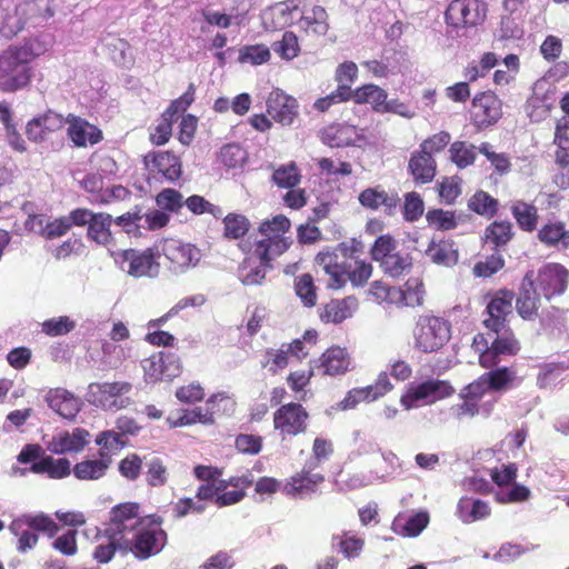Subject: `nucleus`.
Here are the masks:
<instances>
[{
    "label": "nucleus",
    "mask_w": 569,
    "mask_h": 569,
    "mask_svg": "<svg viewBox=\"0 0 569 569\" xmlns=\"http://www.w3.org/2000/svg\"><path fill=\"white\" fill-rule=\"evenodd\" d=\"M139 510V505L134 502L113 507L110 512L111 530L121 551L148 559L163 549L167 533L158 528L160 522L154 516L141 517Z\"/></svg>",
    "instance_id": "obj_1"
},
{
    "label": "nucleus",
    "mask_w": 569,
    "mask_h": 569,
    "mask_svg": "<svg viewBox=\"0 0 569 569\" xmlns=\"http://www.w3.org/2000/svg\"><path fill=\"white\" fill-rule=\"evenodd\" d=\"M413 348L423 353L440 350L451 338L450 323L439 317L420 316L412 330Z\"/></svg>",
    "instance_id": "obj_2"
},
{
    "label": "nucleus",
    "mask_w": 569,
    "mask_h": 569,
    "mask_svg": "<svg viewBox=\"0 0 569 569\" xmlns=\"http://www.w3.org/2000/svg\"><path fill=\"white\" fill-rule=\"evenodd\" d=\"M289 229L290 220L282 214L262 222L259 227L261 238L256 242L254 254L264 260L281 256L291 244V241L284 237Z\"/></svg>",
    "instance_id": "obj_3"
},
{
    "label": "nucleus",
    "mask_w": 569,
    "mask_h": 569,
    "mask_svg": "<svg viewBox=\"0 0 569 569\" xmlns=\"http://www.w3.org/2000/svg\"><path fill=\"white\" fill-rule=\"evenodd\" d=\"M53 16V0H27L16 7L13 14L6 17L2 30L7 36L16 34L27 26H40Z\"/></svg>",
    "instance_id": "obj_4"
},
{
    "label": "nucleus",
    "mask_w": 569,
    "mask_h": 569,
    "mask_svg": "<svg viewBox=\"0 0 569 569\" xmlns=\"http://www.w3.org/2000/svg\"><path fill=\"white\" fill-rule=\"evenodd\" d=\"M28 49H9L0 57V89L2 91H16L24 87L29 80V69L27 63L30 61Z\"/></svg>",
    "instance_id": "obj_5"
},
{
    "label": "nucleus",
    "mask_w": 569,
    "mask_h": 569,
    "mask_svg": "<svg viewBox=\"0 0 569 569\" xmlns=\"http://www.w3.org/2000/svg\"><path fill=\"white\" fill-rule=\"evenodd\" d=\"M132 390V385L127 381L90 383L87 393V400L104 410L118 411L132 403L128 395Z\"/></svg>",
    "instance_id": "obj_6"
},
{
    "label": "nucleus",
    "mask_w": 569,
    "mask_h": 569,
    "mask_svg": "<svg viewBox=\"0 0 569 569\" xmlns=\"http://www.w3.org/2000/svg\"><path fill=\"white\" fill-rule=\"evenodd\" d=\"M112 256L120 269L129 276L154 278L159 274L160 264L156 261L152 249H127L113 252Z\"/></svg>",
    "instance_id": "obj_7"
},
{
    "label": "nucleus",
    "mask_w": 569,
    "mask_h": 569,
    "mask_svg": "<svg viewBox=\"0 0 569 569\" xmlns=\"http://www.w3.org/2000/svg\"><path fill=\"white\" fill-rule=\"evenodd\" d=\"M455 389L443 380L430 379L416 386H410L400 402L406 409L418 407L419 405H430L437 400L447 398L453 393Z\"/></svg>",
    "instance_id": "obj_8"
},
{
    "label": "nucleus",
    "mask_w": 569,
    "mask_h": 569,
    "mask_svg": "<svg viewBox=\"0 0 569 569\" xmlns=\"http://www.w3.org/2000/svg\"><path fill=\"white\" fill-rule=\"evenodd\" d=\"M161 252L170 263L169 269L177 274L196 267L201 259L199 249L176 239L164 240L161 246Z\"/></svg>",
    "instance_id": "obj_9"
},
{
    "label": "nucleus",
    "mask_w": 569,
    "mask_h": 569,
    "mask_svg": "<svg viewBox=\"0 0 569 569\" xmlns=\"http://www.w3.org/2000/svg\"><path fill=\"white\" fill-rule=\"evenodd\" d=\"M486 11L480 0H452L446 10V21L452 27H476L485 20Z\"/></svg>",
    "instance_id": "obj_10"
},
{
    "label": "nucleus",
    "mask_w": 569,
    "mask_h": 569,
    "mask_svg": "<svg viewBox=\"0 0 569 569\" xmlns=\"http://www.w3.org/2000/svg\"><path fill=\"white\" fill-rule=\"evenodd\" d=\"M308 418V412L300 403L290 402L274 412V429L280 431L282 437L297 436L306 431Z\"/></svg>",
    "instance_id": "obj_11"
},
{
    "label": "nucleus",
    "mask_w": 569,
    "mask_h": 569,
    "mask_svg": "<svg viewBox=\"0 0 569 569\" xmlns=\"http://www.w3.org/2000/svg\"><path fill=\"white\" fill-rule=\"evenodd\" d=\"M147 381L171 380L181 372L179 358L171 352H157L142 361Z\"/></svg>",
    "instance_id": "obj_12"
},
{
    "label": "nucleus",
    "mask_w": 569,
    "mask_h": 569,
    "mask_svg": "<svg viewBox=\"0 0 569 569\" xmlns=\"http://www.w3.org/2000/svg\"><path fill=\"white\" fill-rule=\"evenodd\" d=\"M267 112L276 122L291 126L299 116V104L293 97L274 89L267 99Z\"/></svg>",
    "instance_id": "obj_13"
},
{
    "label": "nucleus",
    "mask_w": 569,
    "mask_h": 569,
    "mask_svg": "<svg viewBox=\"0 0 569 569\" xmlns=\"http://www.w3.org/2000/svg\"><path fill=\"white\" fill-rule=\"evenodd\" d=\"M338 251L345 258L347 257L348 248L341 246L337 251H322L316 257L317 264L330 277L328 287L331 289H340L347 282V261H339Z\"/></svg>",
    "instance_id": "obj_14"
},
{
    "label": "nucleus",
    "mask_w": 569,
    "mask_h": 569,
    "mask_svg": "<svg viewBox=\"0 0 569 569\" xmlns=\"http://www.w3.org/2000/svg\"><path fill=\"white\" fill-rule=\"evenodd\" d=\"M501 113V101L493 93L482 92L473 98L471 117L478 128L496 123Z\"/></svg>",
    "instance_id": "obj_15"
},
{
    "label": "nucleus",
    "mask_w": 569,
    "mask_h": 569,
    "mask_svg": "<svg viewBox=\"0 0 569 569\" xmlns=\"http://www.w3.org/2000/svg\"><path fill=\"white\" fill-rule=\"evenodd\" d=\"M538 286L543 296L549 299L553 295L562 293L568 283V271L558 263H549L543 266L538 276H535Z\"/></svg>",
    "instance_id": "obj_16"
},
{
    "label": "nucleus",
    "mask_w": 569,
    "mask_h": 569,
    "mask_svg": "<svg viewBox=\"0 0 569 569\" xmlns=\"http://www.w3.org/2000/svg\"><path fill=\"white\" fill-rule=\"evenodd\" d=\"M89 438V431L82 428H74L71 432L61 431L47 442V449L56 455L80 452L88 445Z\"/></svg>",
    "instance_id": "obj_17"
},
{
    "label": "nucleus",
    "mask_w": 569,
    "mask_h": 569,
    "mask_svg": "<svg viewBox=\"0 0 569 569\" xmlns=\"http://www.w3.org/2000/svg\"><path fill=\"white\" fill-rule=\"evenodd\" d=\"M64 124L66 118L49 110L27 123L26 134L33 142H42L48 139L49 134L61 130Z\"/></svg>",
    "instance_id": "obj_18"
},
{
    "label": "nucleus",
    "mask_w": 569,
    "mask_h": 569,
    "mask_svg": "<svg viewBox=\"0 0 569 569\" xmlns=\"http://www.w3.org/2000/svg\"><path fill=\"white\" fill-rule=\"evenodd\" d=\"M143 161L151 172L161 174L167 181L173 182L181 176V161L169 151L149 152Z\"/></svg>",
    "instance_id": "obj_19"
},
{
    "label": "nucleus",
    "mask_w": 569,
    "mask_h": 569,
    "mask_svg": "<svg viewBox=\"0 0 569 569\" xmlns=\"http://www.w3.org/2000/svg\"><path fill=\"white\" fill-rule=\"evenodd\" d=\"M68 127V137L76 147L84 148L93 146L102 140V132L96 126L89 123L86 119L69 114L66 118Z\"/></svg>",
    "instance_id": "obj_20"
},
{
    "label": "nucleus",
    "mask_w": 569,
    "mask_h": 569,
    "mask_svg": "<svg viewBox=\"0 0 569 569\" xmlns=\"http://www.w3.org/2000/svg\"><path fill=\"white\" fill-rule=\"evenodd\" d=\"M226 402V407L229 405L233 407V402L224 393H217L209 398L207 401V409L194 408L192 410H186L183 415L174 422V426H187L196 422L203 425H211L214 422L213 415L219 411V403Z\"/></svg>",
    "instance_id": "obj_21"
},
{
    "label": "nucleus",
    "mask_w": 569,
    "mask_h": 569,
    "mask_svg": "<svg viewBox=\"0 0 569 569\" xmlns=\"http://www.w3.org/2000/svg\"><path fill=\"white\" fill-rule=\"evenodd\" d=\"M311 470L305 466L300 472L292 476L284 485L286 495L305 499L316 492L317 487L323 482L325 478L320 473H312Z\"/></svg>",
    "instance_id": "obj_22"
},
{
    "label": "nucleus",
    "mask_w": 569,
    "mask_h": 569,
    "mask_svg": "<svg viewBox=\"0 0 569 569\" xmlns=\"http://www.w3.org/2000/svg\"><path fill=\"white\" fill-rule=\"evenodd\" d=\"M513 293L511 291H500L487 307L488 318L483 320L485 326L498 333L503 330L505 318L511 312Z\"/></svg>",
    "instance_id": "obj_23"
},
{
    "label": "nucleus",
    "mask_w": 569,
    "mask_h": 569,
    "mask_svg": "<svg viewBox=\"0 0 569 569\" xmlns=\"http://www.w3.org/2000/svg\"><path fill=\"white\" fill-rule=\"evenodd\" d=\"M299 8L298 0H286L268 8L262 13V21L267 29H282L295 20V12Z\"/></svg>",
    "instance_id": "obj_24"
},
{
    "label": "nucleus",
    "mask_w": 569,
    "mask_h": 569,
    "mask_svg": "<svg viewBox=\"0 0 569 569\" xmlns=\"http://www.w3.org/2000/svg\"><path fill=\"white\" fill-rule=\"evenodd\" d=\"M533 283L535 272L529 271L522 280L519 297L516 301L517 311L523 319H532L537 315L539 308L540 297L537 293Z\"/></svg>",
    "instance_id": "obj_25"
},
{
    "label": "nucleus",
    "mask_w": 569,
    "mask_h": 569,
    "mask_svg": "<svg viewBox=\"0 0 569 569\" xmlns=\"http://www.w3.org/2000/svg\"><path fill=\"white\" fill-rule=\"evenodd\" d=\"M328 13L321 6L303 8L297 22L299 29L307 34L325 36L329 30Z\"/></svg>",
    "instance_id": "obj_26"
},
{
    "label": "nucleus",
    "mask_w": 569,
    "mask_h": 569,
    "mask_svg": "<svg viewBox=\"0 0 569 569\" xmlns=\"http://www.w3.org/2000/svg\"><path fill=\"white\" fill-rule=\"evenodd\" d=\"M49 407L66 419H72L81 408V401L68 390L57 388L46 396Z\"/></svg>",
    "instance_id": "obj_27"
},
{
    "label": "nucleus",
    "mask_w": 569,
    "mask_h": 569,
    "mask_svg": "<svg viewBox=\"0 0 569 569\" xmlns=\"http://www.w3.org/2000/svg\"><path fill=\"white\" fill-rule=\"evenodd\" d=\"M112 462L110 453L100 450L99 459H86L73 467V475L79 480H98L102 478Z\"/></svg>",
    "instance_id": "obj_28"
},
{
    "label": "nucleus",
    "mask_w": 569,
    "mask_h": 569,
    "mask_svg": "<svg viewBox=\"0 0 569 569\" xmlns=\"http://www.w3.org/2000/svg\"><path fill=\"white\" fill-rule=\"evenodd\" d=\"M317 363V368L321 369L323 375L337 376L349 370L350 359L346 349L332 347L322 353Z\"/></svg>",
    "instance_id": "obj_29"
},
{
    "label": "nucleus",
    "mask_w": 569,
    "mask_h": 569,
    "mask_svg": "<svg viewBox=\"0 0 569 569\" xmlns=\"http://www.w3.org/2000/svg\"><path fill=\"white\" fill-rule=\"evenodd\" d=\"M359 202L361 206L377 210L383 207L387 214L391 216L395 213L400 199L396 193L389 194L379 188H367L359 194Z\"/></svg>",
    "instance_id": "obj_30"
},
{
    "label": "nucleus",
    "mask_w": 569,
    "mask_h": 569,
    "mask_svg": "<svg viewBox=\"0 0 569 569\" xmlns=\"http://www.w3.org/2000/svg\"><path fill=\"white\" fill-rule=\"evenodd\" d=\"M358 307L355 297H347L341 300H331L320 310V319L325 323H341L350 318Z\"/></svg>",
    "instance_id": "obj_31"
},
{
    "label": "nucleus",
    "mask_w": 569,
    "mask_h": 569,
    "mask_svg": "<svg viewBox=\"0 0 569 569\" xmlns=\"http://www.w3.org/2000/svg\"><path fill=\"white\" fill-rule=\"evenodd\" d=\"M272 260L257 257L253 250L252 254L240 267L239 277L242 283L247 286L260 284L266 278L267 269L271 268L270 262Z\"/></svg>",
    "instance_id": "obj_32"
},
{
    "label": "nucleus",
    "mask_w": 569,
    "mask_h": 569,
    "mask_svg": "<svg viewBox=\"0 0 569 569\" xmlns=\"http://www.w3.org/2000/svg\"><path fill=\"white\" fill-rule=\"evenodd\" d=\"M436 161L428 152L419 150L411 154L409 170L417 182H430L436 176Z\"/></svg>",
    "instance_id": "obj_33"
},
{
    "label": "nucleus",
    "mask_w": 569,
    "mask_h": 569,
    "mask_svg": "<svg viewBox=\"0 0 569 569\" xmlns=\"http://www.w3.org/2000/svg\"><path fill=\"white\" fill-rule=\"evenodd\" d=\"M457 515L462 522L471 523L489 517L490 507L480 499L462 497L458 502Z\"/></svg>",
    "instance_id": "obj_34"
},
{
    "label": "nucleus",
    "mask_w": 569,
    "mask_h": 569,
    "mask_svg": "<svg viewBox=\"0 0 569 569\" xmlns=\"http://www.w3.org/2000/svg\"><path fill=\"white\" fill-rule=\"evenodd\" d=\"M112 222L111 214L106 212L97 213L88 227V238L100 246L112 243L113 236L110 229Z\"/></svg>",
    "instance_id": "obj_35"
},
{
    "label": "nucleus",
    "mask_w": 569,
    "mask_h": 569,
    "mask_svg": "<svg viewBox=\"0 0 569 569\" xmlns=\"http://www.w3.org/2000/svg\"><path fill=\"white\" fill-rule=\"evenodd\" d=\"M387 92L376 84H365L352 91L351 98L356 103H370L376 112H383Z\"/></svg>",
    "instance_id": "obj_36"
},
{
    "label": "nucleus",
    "mask_w": 569,
    "mask_h": 569,
    "mask_svg": "<svg viewBox=\"0 0 569 569\" xmlns=\"http://www.w3.org/2000/svg\"><path fill=\"white\" fill-rule=\"evenodd\" d=\"M356 136L355 127L350 124H336L326 128L321 132V140L332 148H341L351 144Z\"/></svg>",
    "instance_id": "obj_37"
},
{
    "label": "nucleus",
    "mask_w": 569,
    "mask_h": 569,
    "mask_svg": "<svg viewBox=\"0 0 569 569\" xmlns=\"http://www.w3.org/2000/svg\"><path fill=\"white\" fill-rule=\"evenodd\" d=\"M31 470L34 473H48L50 478L61 479L70 475V461L66 458L53 459L48 456L33 462Z\"/></svg>",
    "instance_id": "obj_38"
},
{
    "label": "nucleus",
    "mask_w": 569,
    "mask_h": 569,
    "mask_svg": "<svg viewBox=\"0 0 569 569\" xmlns=\"http://www.w3.org/2000/svg\"><path fill=\"white\" fill-rule=\"evenodd\" d=\"M180 103L181 101H173L162 114L160 122L150 134V140L153 144L162 146L169 141L172 133V122L178 114V104Z\"/></svg>",
    "instance_id": "obj_39"
},
{
    "label": "nucleus",
    "mask_w": 569,
    "mask_h": 569,
    "mask_svg": "<svg viewBox=\"0 0 569 569\" xmlns=\"http://www.w3.org/2000/svg\"><path fill=\"white\" fill-rule=\"evenodd\" d=\"M511 212L522 230L532 231L536 229L538 211L533 204L521 200L515 201L511 206Z\"/></svg>",
    "instance_id": "obj_40"
},
{
    "label": "nucleus",
    "mask_w": 569,
    "mask_h": 569,
    "mask_svg": "<svg viewBox=\"0 0 569 569\" xmlns=\"http://www.w3.org/2000/svg\"><path fill=\"white\" fill-rule=\"evenodd\" d=\"M426 254L437 264L450 266L457 262L458 253L451 242L432 240L426 250Z\"/></svg>",
    "instance_id": "obj_41"
},
{
    "label": "nucleus",
    "mask_w": 569,
    "mask_h": 569,
    "mask_svg": "<svg viewBox=\"0 0 569 569\" xmlns=\"http://www.w3.org/2000/svg\"><path fill=\"white\" fill-rule=\"evenodd\" d=\"M450 159L460 169L475 163L477 157L476 146L467 141H455L449 149Z\"/></svg>",
    "instance_id": "obj_42"
},
{
    "label": "nucleus",
    "mask_w": 569,
    "mask_h": 569,
    "mask_svg": "<svg viewBox=\"0 0 569 569\" xmlns=\"http://www.w3.org/2000/svg\"><path fill=\"white\" fill-rule=\"evenodd\" d=\"M301 174L295 162L281 164L273 170L272 181L284 189H292L300 183Z\"/></svg>",
    "instance_id": "obj_43"
},
{
    "label": "nucleus",
    "mask_w": 569,
    "mask_h": 569,
    "mask_svg": "<svg viewBox=\"0 0 569 569\" xmlns=\"http://www.w3.org/2000/svg\"><path fill=\"white\" fill-rule=\"evenodd\" d=\"M422 282L417 278L409 279L403 289L398 290V302L407 307L421 306L423 301Z\"/></svg>",
    "instance_id": "obj_44"
},
{
    "label": "nucleus",
    "mask_w": 569,
    "mask_h": 569,
    "mask_svg": "<svg viewBox=\"0 0 569 569\" xmlns=\"http://www.w3.org/2000/svg\"><path fill=\"white\" fill-rule=\"evenodd\" d=\"M10 530L19 538L17 548L20 552L32 549L38 542V535L20 518L11 522Z\"/></svg>",
    "instance_id": "obj_45"
},
{
    "label": "nucleus",
    "mask_w": 569,
    "mask_h": 569,
    "mask_svg": "<svg viewBox=\"0 0 569 569\" xmlns=\"http://www.w3.org/2000/svg\"><path fill=\"white\" fill-rule=\"evenodd\" d=\"M296 295L306 307H313L317 302L316 287L311 274L303 273L295 279Z\"/></svg>",
    "instance_id": "obj_46"
},
{
    "label": "nucleus",
    "mask_w": 569,
    "mask_h": 569,
    "mask_svg": "<svg viewBox=\"0 0 569 569\" xmlns=\"http://www.w3.org/2000/svg\"><path fill=\"white\" fill-rule=\"evenodd\" d=\"M512 238V224L510 222H493L486 229V241L495 247L505 246Z\"/></svg>",
    "instance_id": "obj_47"
},
{
    "label": "nucleus",
    "mask_w": 569,
    "mask_h": 569,
    "mask_svg": "<svg viewBox=\"0 0 569 569\" xmlns=\"http://www.w3.org/2000/svg\"><path fill=\"white\" fill-rule=\"evenodd\" d=\"M538 238L546 244L561 243L563 248L569 246V236L565 232L561 223H549L543 226L539 232Z\"/></svg>",
    "instance_id": "obj_48"
},
{
    "label": "nucleus",
    "mask_w": 569,
    "mask_h": 569,
    "mask_svg": "<svg viewBox=\"0 0 569 569\" xmlns=\"http://www.w3.org/2000/svg\"><path fill=\"white\" fill-rule=\"evenodd\" d=\"M468 207L479 214L492 217L497 212L498 201L487 192L478 191L470 198Z\"/></svg>",
    "instance_id": "obj_49"
},
{
    "label": "nucleus",
    "mask_w": 569,
    "mask_h": 569,
    "mask_svg": "<svg viewBox=\"0 0 569 569\" xmlns=\"http://www.w3.org/2000/svg\"><path fill=\"white\" fill-rule=\"evenodd\" d=\"M372 266L362 260H355L353 264L347 262L346 279H349L355 287H362L371 277Z\"/></svg>",
    "instance_id": "obj_50"
},
{
    "label": "nucleus",
    "mask_w": 569,
    "mask_h": 569,
    "mask_svg": "<svg viewBox=\"0 0 569 569\" xmlns=\"http://www.w3.org/2000/svg\"><path fill=\"white\" fill-rule=\"evenodd\" d=\"M224 236L231 239L243 237L249 230V220L239 213H229L224 219Z\"/></svg>",
    "instance_id": "obj_51"
},
{
    "label": "nucleus",
    "mask_w": 569,
    "mask_h": 569,
    "mask_svg": "<svg viewBox=\"0 0 569 569\" xmlns=\"http://www.w3.org/2000/svg\"><path fill=\"white\" fill-rule=\"evenodd\" d=\"M491 347L500 357L513 356L520 349L519 342L516 340L515 336L505 329L497 333V337L491 342Z\"/></svg>",
    "instance_id": "obj_52"
},
{
    "label": "nucleus",
    "mask_w": 569,
    "mask_h": 569,
    "mask_svg": "<svg viewBox=\"0 0 569 569\" xmlns=\"http://www.w3.org/2000/svg\"><path fill=\"white\" fill-rule=\"evenodd\" d=\"M352 90L349 86H338L330 94L315 101L313 108L320 112L327 111L331 106L351 99Z\"/></svg>",
    "instance_id": "obj_53"
},
{
    "label": "nucleus",
    "mask_w": 569,
    "mask_h": 569,
    "mask_svg": "<svg viewBox=\"0 0 569 569\" xmlns=\"http://www.w3.org/2000/svg\"><path fill=\"white\" fill-rule=\"evenodd\" d=\"M169 473L167 467L159 458L147 462L146 481L151 487H162L167 483Z\"/></svg>",
    "instance_id": "obj_54"
},
{
    "label": "nucleus",
    "mask_w": 569,
    "mask_h": 569,
    "mask_svg": "<svg viewBox=\"0 0 569 569\" xmlns=\"http://www.w3.org/2000/svg\"><path fill=\"white\" fill-rule=\"evenodd\" d=\"M272 49L281 58L291 60L299 52L298 38L293 32H284L282 39L272 44Z\"/></svg>",
    "instance_id": "obj_55"
},
{
    "label": "nucleus",
    "mask_w": 569,
    "mask_h": 569,
    "mask_svg": "<svg viewBox=\"0 0 569 569\" xmlns=\"http://www.w3.org/2000/svg\"><path fill=\"white\" fill-rule=\"evenodd\" d=\"M380 262L385 272L391 277H399L411 267V259L408 256H401L397 252Z\"/></svg>",
    "instance_id": "obj_56"
},
{
    "label": "nucleus",
    "mask_w": 569,
    "mask_h": 569,
    "mask_svg": "<svg viewBox=\"0 0 569 569\" xmlns=\"http://www.w3.org/2000/svg\"><path fill=\"white\" fill-rule=\"evenodd\" d=\"M106 533L108 537L107 543H100L97 546L93 553L94 559L101 563L109 562L112 559L114 551L117 549L120 550V545L116 541V535L111 530V521L106 529Z\"/></svg>",
    "instance_id": "obj_57"
},
{
    "label": "nucleus",
    "mask_w": 569,
    "mask_h": 569,
    "mask_svg": "<svg viewBox=\"0 0 569 569\" xmlns=\"http://www.w3.org/2000/svg\"><path fill=\"white\" fill-rule=\"evenodd\" d=\"M478 150L491 162L499 174H506L509 172L510 160L506 153L495 152L491 144L488 142H482Z\"/></svg>",
    "instance_id": "obj_58"
},
{
    "label": "nucleus",
    "mask_w": 569,
    "mask_h": 569,
    "mask_svg": "<svg viewBox=\"0 0 569 569\" xmlns=\"http://www.w3.org/2000/svg\"><path fill=\"white\" fill-rule=\"evenodd\" d=\"M289 363L288 351L281 346L280 349H268L262 361V367L268 368L273 375L284 369Z\"/></svg>",
    "instance_id": "obj_59"
},
{
    "label": "nucleus",
    "mask_w": 569,
    "mask_h": 569,
    "mask_svg": "<svg viewBox=\"0 0 569 569\" xmlns=\"http://www.w3.org/2000/svg\"><path fill=\"white\" fill-rule=\"evenodd\" d=\"M76 327L74 321L70 320L69 317L62 316L46 320L42 323V331L51 337L67 335Z\"/></svg>",
    "instance_id": "obj_60"
},
{
    "label": "nucleus",
    "mask_w": 569,
    "mask_h": 569,
    "mask_svg": "<svg viewBox=\"0 0 569 569\" xmlns=\"http://www.w3.org/2000/svg\"><path fill=\"white\" fill-rule=\"evenodd\" d=\"M397 241L390 234H383L376 239L371 248V257L376 261H382L385 258L395 253Z\"/></svg>",
    "instance_id": "obj_61"
},
{
    "label": "nucleus",
    "mask_w": 569,
    "mask_h": 569,
    "mask_svg": "<svg viewBox=\"0 0 569 569\" xmlns=\"http://www.w3.org/2000/svg\"><path fill=\"white\" fill-rule=\"evenodd\" d=\"M428 222L439 230H450L456 228L457 221L453 212L442 209H435L427 212Z\"/></svg>",
    "instance_id": "obj_62"
},
{
    "label": "nucleus",
    "mask_w": 569,
    "mask_h": 569,
    "mask_svg": "<svg viewBox=\"0 0 569 569\" xmlns=\"http://www.w3.org/2000/svg\"><path fill=\"white\" fill-rule=\"evenodd\" d=\"M332 453V443L323 438H316L312 447V457L306 462V467L315 469Z\"/></svg>",
    "instance_id": "obj_63"
},
{
    "label": "nucleus",
    "mask_w": 569,
    "mask_h": 569,
    "mask_svg": "<svg viewBox=\"0 0 569 569\" xmlns=\"http://www.w3.org/2000/svg\"><path fill=\"white\" fill-rule=\"evenodd\" d=\"M143 214L141 209L136 208L133 211L126 212L114 219V223L127 233H137L140 228H144L142 223Z\"/></svg>",
    "instance_id": "obj_64"
}]
</instances>
